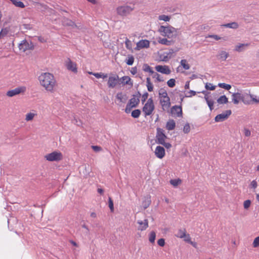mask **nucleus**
I'll list each match as a JSON object with an SVG mask.
<instances>
[{
    "instance_id": "obj_1",
    "label": "nucleus",
    "mask_w": 259,
    "mask_h": 259,
    "mask_svg": "<svg viewBox=\"0 0 259 259\" xmlns=\"http://www.w3.org/2000/svg\"><path fill=\"white\" fill-rule=\"evenodd\" d=\"M40 84L45 89L51 93L54 92V88L56 81L53 74L48 72L42 73L38 77Z\"/></svg>"
},
{
    "instance_id": "obj_2",
    "label": "nucleus",
    "mask_w": 259,
    "mask_h": 259,
    "mask_svg": "<svg viewBox=\"0 0 259 259\" xmlns=\"http://www.w3.org/2000/svg\"><path fill=\"white\" fill-rule=\"evenodd\" d=\"M159 32H160L162 35L167 36L168 38L176 37L177 35V29L169 25L166 26H160L159 28Z\"/></svg>"
},
{
    "instance_id": "obj_3",
    "label": "nucleus",
    "mask_w": 259,
    "mask_h": 259,
    "mask_svg": "<svg viewBox=\"0 0 259 259\" xmlns=\"http://www.w3.org/2000/svg\"><path fill=\"white\" fill-rule=\"evenodd\" d=\"M154 109L155 106L153 100L152 98H150L143 107V111L144 112L145 116H146L151 115Z\"/></svg>"
},
{
    "instance_id": "obj_4",
    "label": "nucleus",
    "mask_w": 259,
    "mask_h": 259,
    "mask_svg": "<svg viewBox=\"0 0 259 259\" xmlns=\"http://www.w3.org/2000/svg\"><path fill=\"white\" fill-rule=\"evenodd\" d=\"M45 157L49 161H58L62 159L63 155L60 152L54 151L46 155Z\"/></svg>"
},
{
    "instance_id": "obj_5",
    "label": "nucleus",
    "mask_w": 259,
    "mask_h": 259,
    "mask_svg": "<svg viewBox=\"0 0 259 259\" xmlns=\"http://www.w3.org/2000/svg\"><path fill=\"white\" fill-rule=\"evenodd\" d=\"M119 82V76L117 74H111L109 76L107 84L109 88L113 89Z\"/></svg>"
},
{
    "instance_id": "obj_6",
    "label": "nucleus",
    "mask_w": 259,
    "mask_h": 259,
    "mask_svg": "<svg viewBox=\"0 0 259 259\" xmlns=\"http://www.w3.org/2000/svg\"><path fill=\"white\" fill-rule=\"evenodd\" d=\"M156 143L160 144L165 141V139L167 138V136L164 133V130L160 127L156 128Z\"/></svg>"
},
{
    "instance_id": "obj_7",
    "label": "nucleus",
    "mask_w": 259,
    "mask_h": 259,
    "mask_svg": "<svg viewBox=\"0 0 259 259\" xmlns=\"http://www.w3.org/2000/svg\"><path fill=\"white\" fill-rule=\"evenodd\" d=\"M231 113L232 111L231 110H226L225 112L217 115L214 118V120L215 122L223 121L226 120Z\"/></svg>"
},
{
    "instance_id": "obj_8",
    "label": "nucleus",
    "mask_w": 259,
    "mask_h": 259,
    "mask_svg": "<svg viewBox=\"0 0 259 259\" xmlns=\"http://www.w3.org/2000/svg\"><path fill=\"white\" fill-rule=\"evenodd\" d=\"M133 10L134 7L132 8L128 6H124L117 8V11L119 15L125 16L129 14Z\"/></svg>"
},
{
    "instance_id": "obj_9",
    "label": "nucleus",
    "mask_w": 259,
    "mask_h": 259,
    "mask_svg": "<svg viewBox=\"0 0 259 259\" xmlns=\"http://www.w3.org/2000/svg\"><path fill=\"white\" fill-rule=\"evenodd\" d=\"M170 113L173 116L182 117L183 111L182 106L178 105L173 106L170 109Z\"/></svg>"
},
{
    "instance_id": "obj_10",
    "label": "nucleus",
    "mask_w": 259,
    "mask_h": 259,
    "mask_svg": "<svg viewBox=\"0 0 259 259\" xmlns=\"http://www.w3.org/2000/svg\"><path fill=\"white\" fill-rule=\"evenodd\" d=\"M155 69L157 72L167 75L169 74L171 72L169 67L166 65H157L155 67Z\"/></svg>"
},
{
    "instance_id": "obj_11",
    "label": "nucleus",
    "mask_w": 259,
    "mask_h": 259,
    "mask_svg": "<svg viewBox=\"0 0 259 259\" xmlns=\"http://www.w3.org/2000/svg\"><path fill=\"white\" fill-rule=\"evenodd\" d=\"M154 153L156 156L159 159L163 158L165 155L164 148L160 146L156 147Z\"/></svg>"
},
{
    "instance_id": "obj_12",
    "label": "nucleus",
    "mask_w": 259,
    "mask_h": 259,
    "mask_svg": "<svg viewBox=\"0 0 259 259\" xmlns=\"http://www.w3.org/2000/svg\"><path fill=\"white\" fill-rule=\"evenodd\" d=\"M160 103L162 106L163 110L164 111L167 110L170 107L171 105L170 98L160 99Z\"/></svg>"
},
{
    "instance_id": "obj_13",
    "label": "nucleus",
    "mask_w": 259,
    "mask_h": 259,
    "mask_svg": "<svg viewBox=\"0 0 259 259\" xmlns=\"http://www.w3.org/2000/svg\"><path fill=\"white\" fill-rule=\"evenodd\" d=\"M18 47L20 51L24 52L27 50L31 49L32 46L29 45L28 42L26 40H23L21 43L19 44Z\"/></svg>"
},
{
    "instance_id": "obj_14",
    "label": "nucleus",
    "mask_w": 259,
    "mask_h": 259,
    "mask_svg": "<svg viewBox=\"0 0 259 259\" xmlns=\"http://www.w3.org/2000/svg\"><path fill=\"white\" fill-rule=\"evenodd\" d=\"M232 102L235 104H238L239 102V100H242L243 101L244 97L243 96L239 93H233L232 95Z\"/></svg>"
},
{
    "instance_id": "obj_15",
    "label": "nucleus",
    "mask_w": 259,
    "mask_h": 259,
    "mask_svg": "<svg viewBox=\"0 0 259 259\" xmlns=\"http://www.w3.org/2000/svg\"><path fill=\"white\" fill-rule=\"evenodd\" d=\"M137 223L139 224L138 229L140 231L145 230L148 227V221L147 219L144 221L138 220Z\"/></svg>"
},
{
    "instance_id": "obj_16",
    "label": "nucleus",
    "mask_w": 259,
    "mask_h": 259,
    "mask_svg": "<svg viewBox=\"0 0 259 259\" xmlns=\"http://www.w3.org/2000/svg\"><path fill=\"white\" fill-rule=\"evenodd\" d=\"M66 67L68 70H70L74 73H76L77 71L76 64L73 63L69 58L68 62L66 63Z\"/></svg>"
},
{
    "instance_id": "obj_17",
    "label": "nucleus",
    "mask_w": 259,
    "mask_h": 259,
    "mask_svg": "<svg viewBox=\"0 0 259 259\" xmlns=\"http://www.w3.org/2000/svg\"><path fill=\"white\" fill-rule=\"evenodd\" d=\"M150 42L147 39H142L140 40L137 44V47L139 49L148 48L149 47Z\"/></svg>"
},
{
    "instance_id": "obj_18",
    "label": "nucleus",
    "mask_w": 259,
    "mask_h": 259,
    "mask_svg": "<svg viewBox=\"0 0 259 259\" xmlns=\"http://www.w3.org/2000/svg\"><path fill=\"white\" fill-rule=\"evenodd\" d=\"M62 24L64 26H71L72 27H77V25L74 23V22H73V21H72L71 20H70L67 18L64 17L62 19Z\"/></svg>"
},
{
    "instance_id": "obj_19",
    "label": "nucleus",
    "mask_w": 259,
    "mask_h": 259,
    "mask_svg": "<svg viewBox=\"0 0 259 259\" xmlns=\"http://www.w3.org/2000/svg\"><path fill=\"white\" fill-rule=\"evenodd\" d=\"M249 46V44H239L235 46V51L241 52L244 51Z\"/></svg>"
},
{
    "instance_id": "obj_20",
    "label": "nucleus",
    "mask_w": 259,
    "mask_h": 259,
    "mask_svg": "<svg viewBox=\"0 0 259 259\" xmlns=\"http://www.w3.org/2000/svg\"><path fill=\"white\" fill-rule=\"evenodd\" d=\"M116 98L119 100L120 102L124 103L127 99V96L126 94L123 95L122 92H119L116 94Z\"/></svg>"
},
{
    "instance_id": "obj_21",
    "label": "nucleus",
    "mask_w": 259,
    "mask_h": 259,
    "mask_svg": "<svg viewBox=\"0 0 259 259\" xmlns=\"http://www.w3.org/2000/svg\"><path fill=\"white\" fill-rule=\"evenodd\" d=\"M140 103V100H138L137 101V102H136V104H131L129 102L126 105V108L125 109V112L126 113H130L132 109L133 108H136L138 106V105H139Z\"/></svg>"
},
{
    "instance_id": "obj_22",
    "label": "nucleus",
    "mask_w": 259,
    "mask_h": 259,
    "mask_svg": "<svg viewBox=\"0 0 259 259\" xmlns=\"http://www.w3.org/2000/svg\"><path fill=\"white\" fill-rule=\"evenodd\" d=\"M121 79H122L121 83H122L123 85L128 84L130 85L131 87L133 86V81L131 80V79L129 76H124L121 77Z\"/></svg>"
},
{
    "instance_id": "obj_23",
    "label": "nucleus",
    "mask_w": 259,
    "mask_h": 259,
    "mask_svg": "<svg viewBox=\"0 0 259 259\" xmlns=\"http://www.w3.org/2000/svg\"><path fill=\"white\" fill-rule=\"evenodd\" d=\"M158 42L159 44L165 45L166 46H170L174 44V41L171 40H168L165 38H159L158 40Z\"/></svg>"
},
{
    "instance_id": "obj_24",
    "label": "nucleus",
    "mask_w": 259,
    "mask_h": 259,
    "mask_svg": "<svg viewBox=\"0 0 259 259\" xmlns=\"http://www.w3.org/2000/svg\"><path fill=\"white\" fill-rule=\"evenodd\" d=\"M176 126L175 121L173 119L169 120L166 124V128L169 131L173 130Z\"/></svg>"
},
{
    "instance_id": "obj_25",
    "label": "nucleus",
    "mask_w": 259,
    "mask_h": 259,
    "mask_svg": "<svg viewBox=\"0 0 259 259\" xmlns=\"http://www.w3.org/2000/svg\"><path fill=\"white\" fill-rule=\"evenodd\" d=\"M228 56L229 54L227 52L222 51L219 52L217 57L218 59L222 60V61H225Z\"/></svg>"
},
{
    "instance_id": "obj_26",
    "label": "nucleus",
    "mask_w": 259,
    "mask_h": 259,
    "mask_svg": "<svg viewBox=\"0 0 259 259\" xmlns=\"http://www.w3.org/2000/svg\"><path fill=\"white\" fill-rule=\"evenodd\" d=\"M204 99H205L210 111H212L213 109L214 101H213L212 99H209V97L207 96H206V97H204Z\"/></svg>"
},
{
    "instance_id": "obj_27",
    "label": "nucleus",
    "mask_w": 259,
    "mask_h": 259,
    "mask_svg": "<svg viewBox=\"0 0 259 259\" xmlns=\"http://www.w3.org/2000/svg\"><path fill=\"white\" fill-rule=\"evenodd\" d=\"M159 96L160 99H166L169 98L167 92L163 88H161L159 91Z\"/></svg>"
},
{
    "instance_id": "obj_28",
    "label": "nucleus",
    "mask_w": 259,
    "mask_h": 259,
    "mask_svg": "<svg viewBox=\"0 0 259 259\" xmlns=\"http://www.w3.org/2000/svg\"><path fill=\"white\" fill-rule=\"evenodd\" d=\"M223 26L227 28H230L233 29H237L239 27V25L237 22H233L229 23L224 24Z\"/></svg>"
},
{
    "instance_id": "obj_29",
    "label": "nucleus",
    "mask_w": 259,
    "mask_h": 259,
    "mask_svg": "<svg viewBox=\"0 0 259 259\" xmlns=\"http://www.w3.org/2000/svg\"><path fill=\"white\" fill-rule=\"evenodd\" d=\"M217 102L220 104H226L228 102V99L225 95H223L218 99Z\"/></svg>"
},
{
    "instance_id": "obj_30",
    "label": "nucleus",
    "mask_w": 259,
    "mask_h": 259,
    "mask_svg": "<svg viewBox=\"0 0 259 259\" xmlns=\"http://www.w3.org/2000/svg\"><path fill=\"white\" fill-rule=\"evenodd\" d=\"M186 231L185 229H180L178 230L177 233L175 235L176 237L180 238H183L186 236Z\"/></svg>"
},
{
    "instance_id": "obj_31",
    "label": "nucleus",
    "mask_w": 259,
    "mask_h": 259,
    "mask_svg": "<svg viewBox=\"0 0 259 259\" xmlns=\"http://www.w3.org/2000/svg\"><path fill=\"white\" fill-rule=\"evenodd\" d=\"M146 83L148 91L149 92H152L153 91V85L151 82L150 78L149 77H147L146 78Z\"/></svg>"
},
{
    "instance_id": "obj_32",
    "label": "nucleus",
    "mask_w": 259,
    "mask_h": 259,
    "mask_svg": "<svg viewBox=\"0 0 259 259\" xmlns=\"http://www.w3.org/2000/svg\"><path fill=\"white\" fill-rule=\"evenodd\" d=\"M143 70L145 72H149L151 74L154 73V71L152 70V68L147 64H144Z\"/></svg>"
},
{
    "instance_id": "obj_33",
    "label": "nucleus",
    "mask_w": 259,
    "mask_h": 259,
    "mask_svg": "<svg viewBox=\"0 0 259 259\" xmlns=\"http://www.w3.org/2000/svg\"><path fill=\"white\" fill-rule=\"evenodd\" d=\"M32 28L30 24H23L20 25V30L22 32L25 31L26 30H29Z\"/></svg>"
},
{
    "instance_id": "obj_34",
    "label": "nucleus",
    "mask_w": 259,
    "mask_h": 259,
    "mask_svg": "<svg viewBox=\"0 0 259 259\" xmlns=\"http://www.w3.org/2000/svg\"><path fill=\"white\" fill-rule=\"evenodd\" d=\"M141 113L140 109H135L132 112L131 115L133 118H137L140 116Z\"/></svg>"
},
{
    "instance_id": "obj_35",
    "label": "nucleus",
    "mask_w": 259,
    "mask_h": 259,
    "mask_svg": "<svg viewBox=\"0 0 259 259\" xmlns=\"http://www.w3.org/2000/svg\"><path fill=\"white\" fill-rule=\"evenodd\" d=\"M151 203L150 198L148 197L142 202V205L144 209L148 208Z\"/></svg>"
},
{
    "instance_id": "obj_36",
    "label": "nucleus",
    "mask_w": 259,
    "mask_h": 259,
    "mask_svg": "<svg viewBox=\"0 0 259 259\" xmlns=\"http://www.w3.org/2000/svg\"><path fill=\"white\" fill-rule=\"evenodd\" d=\"M182 181L180 179H172L170 180V183L174 187L178 186L180 184H181Z\"/></svg>"
},
{
    "instance_id": "obj_37",
    "label": "nucleus",
    "mask_w": 259,
    "mask_h": 259,
    "mask_svg": "<svg viewBox=\"0 0 259 259\" xmlns=\"http://www.w3.org/2000/svg\"><path fill=\"white\" fill-rule=\"evenodd\" d=\"M153 74V78H155L157 81L158 82H162L164 81V79L163 78V77H161L160 75L157 73V72H154L153 73H152Z\"/></svg>"
},
{
    "instance_id": "obj_38",
    "label": "nucleus",
    "mask_w": 259,
    "mask_h": 259,
    "mask_svg": "<svg viewBox=\"0 0 259 259\" xmlns=\"http://www.w3.org/2000/svg\"><path fill=\"white\" fill-rule=\"evenodd\" d=\"M156 238V234L154 231H151L149 234V241L153 243L155 242V240Z\"/></svg>"
},
{
    "instance_id": "obj_39",
    "label": "nucleus",
    "mask_w": 259,
    "mask_h": 259,
    "mask_svg": "<svg viewBox=\"0 0 259 259\" xmlns=\"http://www.w3.org/2000/svg\"><path fill=\"white\" fill-rule=\"evenodd\" d=\"M181 65L185 70H188L190 68V65L187 63V60L185 59L181 61Z\"/></svg>"
},
{
    "instance_id": "obj_40",
    "label": "nucleus",
    "mask_w": 259,
    "mask_h": 259,
    "mask_svg": "<svg viewBox=\"0 0 259 259\" xmlns=\"http://www.w3.org/2000/svg\"><path fill=\"white\" fill-rule=\"evenodd\" d=\"M218 86L221 88L227 90H229L231 88V85L225 83H219Z\"/></svg>"
},
{
    "instance_id": "obj_41",
    "label": "nucleus",
    "mask_w": 259,
    "mask_h": 259,
    "mask_svg": "<svg viewBox=\"0 0 259 259\" xmlns=\"http://www.w3.org/2000/svg\"><path fill=\"white\" fill-rule=\"evenodd\" d=\"M134 57L133 55H128V59L126 61V63L128 65H132L134 62Z\"/></svg>"
},
{
    "instance_id": "obj_42",
    "label": "nucleus",
    "mask_w": 259,
    "mask_h": 259,
    "mask_svg": "<svg viewBox=\"0 0 259 259\" xmlns=\"http://www.w3.org/2000/svg\"><path fill=\"white\" fill-rule=\"evenodd\" d=\"M9 32V29L7 28H3L0 32V39L5 36Z\"/></svg>"
},
{
    "instance_id": "obj_43",
    "label": "nucleus",
    "mask_w": 259,
    "mask_h": 259,
    "mask_svg": "<svg viewBox=\"0 0 259 259\" xmlns=\"http://www.w3.org/2000/svg\"><path fill=\"white\" fill-rule=\"evenodd\" d=\"M167 84L169 88H173L176 85V80L174 78H171L167 82Z\"/></svg>"
},
{
    "instance_id": "obj_44",
    "label": "nucleus",
    "mask_w": 259,
    "mask_h": 259,
    "mask_svg": "<svg viewBox=\"0 0 259 259\" xmlns=\"http://www.w3.org/2000/svg\"><path fill=\"white\" fill-rule=\"evenodd\" d=\"M158 19L160 20H163V21H164L165 22H167V21H169L170 18L168 16H166L165 15H161L158 17Z\"/></svg>"
},
{
    "instance_id": "obj_45",
    "label": "nucleus",
    "mask_w": 259,
    "mask_h": 259,
    "mask_svg": "<svg viewBox=\"0 0 259 259\" xmlns=\"http://www.w3.org/2000/svg\"><path fill=\"white\" fill-rule=\"evenodd\" d=\"M35 115V114L34 113H29L27 114L26 115L25 120L27 121L32 120L33 119Z\"/></svg>"
},
{
    "instance_id": "obj_46",
    "label": "nucleus",
    "mask_w": 259,
    "mask_h": 259,
    "mask_svg": "<svg viewBox=\"0 0 259 259\" xmlns=\"http://www.w3.org/2000/svg\"><path fill=\"white\" fill-rule=\"evenodd\" d=\"M205 88L207 90L213 91L215 89V86L213 85L210 83H206L205 84Z\"/></svg>"
},
{
    "instance_id": "obj_47",
    "label": "nucleus",
    "mask_w": 259,
    "mask_h": 259,
    "mask_svg": "<svg viewBox=\"0 0 259 259\" xmlns=\"http://www.w3.org/2000/svg\"><path fill=\"white\" fill-rule=\"evenodd\" d=\"M6 95L7 96H8L9 97H12L16 96V89L13 90L8 91L7 92Z\"/></svg>"
},
{
    "instance_id": "obj_48",
    "label": "nucleus",
    "mask_w": 259,
    "mask_h": 259,
    "mask_svg": "<svg viewBox=\"0 0 259 259\" xmlns=\"http://www.w3.org/2000/svg\"><path fill=\"white\" fill-rule=\"evenodd\" d=\"M26 90V88L24 86H22L17 88V95L20 94H24Z\"/></svg>"
},
{
    "instance_id": "obj_49",
    "label": "nucleus",
    "mask_w": 259,
    "mask_h": 259,
    "mask_svg": "<svg viewBox=\"0 0 259 259\" xmlns=\"http://www.w3.org/2000/svg\"><path fill=\"white\" fill-rule=\"evenodd\" d=\"M183 132L185 133V134H188L190 132V125L188 123H187L186 124H185V125L184 126V128H183Z\"/></svg>"
},
{
    "instance_id": "obj_50",
    "label": "nucleus",
    "mask_w": 259,
    "mask_h": 259,
    "mask_svg": "<svg viewBox=\"0 0 259 259\" xmlns=\"http://www.w3.org/2000/svg\"><path fill=\"white\" fill-rule=\"evenodd\" d=\"M108 203H109V207L111 211L113 212L114 211V204H113V201L111 197H109Z\"/></svg>"
},
{
    "instance_id": "obj_51",
    "label": "nucleus",
    "mask_w": 259,
    "mask_h": 259,
    "mask_svg": "<svg viewBox=\"0 0 259 259\" xmlns=\"http://www.w3.org/2000/svg\"><path fill=\"white\" fill-rule=\"evenodd\" d=\"M179 51L178 49H177L176 50H174L172 49H170L168 50V52H165V54L169 56V58H170L171 57L172 55L175 53Z\"/></svg>"
},
{
    "instance_id": "obj_52",
    "label": "nucleus",
    "mask_w": 259,
    "mask_h": 259,
    "mask_svg": "<svg viewBox=\"0 0 259 259\" xmlns=\"http://www.w3.org/2000/svg\"><path fill=\"white\" fill-rule=\"evenodd\" d=\"M251 201L250 200H246L243 203V206L245 209H247L250 206Z\"/></svg>"
},
{
    "instance_id": "obj_53",
    "label": "nucleus",
    "mask_w": 259,
    "mask_h": 259,
    "mask_svg": "<svg viewBox=\"0 0 259 259\" xmlns=\"http://www.w3.org/2000/svg\"><path fill=\"white\" fill-rule=\"evenodd\" d=\"M126 48L128 50H132V43L131 41L127 38H126L125 42Z\"/></svg>"
},
{
    "instance_id": "obj_54",
    "label": "nucleus",
    "mask_w": 259,
    "mask_h": 259,
    "mask_svg": "<svg viewBox=\"0 0 259 259\" xmlns=\"http://www.w3.org/2000/svg\"><path fill=\"white\" fill-rule=\"evenodd\" d=\"M148 96H149V94L147 92H145L144 94H143V95L142 96V99H141L142 104H144L146 100L147 99V98L148 97Z\"/></svg>"
},
{
    "instance_id": "obj_55",
    "label": "nucleus",
    "mask_w": 259,
    "mask_h": 259,
    "mask_svg": "<svg viewBox=\"0 0 259 259\" xmlns=\"http://www.w3.org/2000/svg\"><path fill=\"white\" fill-rule=\"evenodd\" d=\"M252 244L254 247H257L259 246V236L254 239Z\"/></svg>"
},
{
    "instance_id": "obj_56",
    "label": "nucleus",
    "mask_w": 259,
    "mask_h": 259,
    "mask_svg": "<svg viewBox=\"0 0 259 259\" xmlns=\"http://www.w3.org/2000/svg\"><path fill=\"white\" fill-rule=\"evenodd\" d=\"M133 97L129 101V102L132 105L134 104H136L137 101L140 100L139 98H136V95H133Z\"/></svg>"
},
{
    "instance_id": "obj_57",
    "label": "nucleus",
    "mask_w": 259,
    "mask_h": 259,
    "mask_svg": "<svg viewBox=\"0 0 259 259\" xmlns=\"http://www.w3.org/2000/svg\"><path fill=\"white\" fill-rule=\"evenodd\" d=\"M157 244L161 247H163L165 245V240L163 238H160L157 241Z\"/></svg>"
},
{
    "instance_id": "obj_58",
    "label": "nucleus",
    "mask_w": 259,
    "mask_h": 259,
    "mask_svg": "<svg viewBox=\"0 0 259 259\" xmlns=\"http://www.w3.org/2000/svg\"><path fill=\"white\" fill-rule=\"evenodd\" d=\"M92 148L95 152H99L102 150V148L99 146H92Z\"/></svg>"
},
{
    "instance_id": "obj_59",
    "label": "nucleus",
    "mask_w": 259,
    "mask_h": 259,
    "mask_svg": "<svg viewBox=\"0 0 259 259\" xmlns=\"http://www.w3.org/2000/svg\"><path fill=\"white\" fill-rule=\"evenodd\" d=\"M160 144L164 146L167 149H169L171 147V144L169 143H166L165 142V141H163L162 143H160Z\"/></svg>"
},
{
    "instance_id": "obj_60",
    "label": "nucleus",
    "mask_w": 259,
    "mask_h": 259,
    "mask_svg": "<svg viewBox=\"0 0 259 259\" xmlns=\"http://www.w3.org/2000/svg\"><path fill=\"white\" fill-rule=\"evenodd\" d=\"M184 241L188 242V243H190L191 241V237H190V236L189 234H186V236H184Z\"/></svg>"
},
{
    "instance_id": "obj_61",
    "label": "nucleus",
    "mask_w": 259,
    "mask_h": 259,
    "mask_svg": "<svg viewBox=\"0 0 259 259\" xmlns=\"http://www.w3.org/2000/svg\"><path fill=\"white\" fill-rule=\"evenodd\" d=\"M250 186L251 188L255 189L257 186V182L255 180L252 181L250 183Z\"/></svg>"
},
{
    "instance_id": "obj_62",
    "label": "nucleus",
    "mask_w": 259,
    "mask_h": 259,
    "mask_svg": "<svg viewBox=\"0 0 259 259\" xmlns=\"http://www.w3.org/2000/svg\"><path fill=\"white\" fill-rule=\"evenodd\" d=\"M244 133L246 137H249L251 135L250 131L248 129L245 128L244 130Z\"/></svg>"
},
{
    "instance_id": "obj_63",
    "label": "nucleus",
    "mask_w": 259,
    "mask_h": 259,
    "mask_svg": "<svg viewBox=\"0 0 259 259\" xmlns=\"http://www.w3.org/2000/svg\"><path fill=\"white\" fill-rule=\"evenodd\" d=\"M25 7L24 4L21 1H17V7L24 8Z\"/></svg>"
},
{
    "instance_id": "obj_64",
    "label": "nucleus",
    "mask_w": 259,
    "mask_h": 259,
    "mask_svg": "<svg viewBox=\"0 0 259 259\" xmlns=\"http://www.w3.org/2000/svg\"><path fill=\"white\" fill-rule=\"evenodd\" d=\"M209 37L210 38H214V39H215L217 40H218L221 39V37L219 36H218V35H215V34L210 35L209 36Z\"/></svg>"
}]
</instances>
